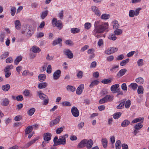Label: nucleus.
<instances>
[{"mask_svg":"<svg viewBox=\"0 0 149 149\" xmlns=\"http://www.w3.org/2000/svg\"><path fill=\"white\" fill-rule=\"evenodd\" d=\"M108 27V23H102L100 24L99 21H96L94 24V29L93 31V35L97 38L100 37L101 33Z\"/></svg>","mask_w":149,"mask_h":149,"instance_id":"obj_1","label":"nucleus"},{"mask_svg":"<svg viewBox=\"0 0 149 149\" xmlns=\"http://www.w3.org/2000/svg\"><path fill=\"white\" fill-rule=\"evenodd\" d=\"M113 96L110 95L105 96L103 98L100 99L99 102L100 104L106 103L107 102H111L113 99Z\"/></svg>","mask_w":149,"mask_h":149,"instance_id":"obj_2","label":"nucleus"},{"mask_svg":"<svg viewBox=\"0 0 149 149\" xmlns=\"http://www.w3.org/2000/svg\"><path fill=\"white\" fill-rule=\"evenodd\" d=\"M38 93L40 98L43 100V104L46 105H47L49 101L48 97L45 94L41 93V91L38 92Z\"/></svg>","mask_w":149,"mask_h":149,"instance_id":"obj_3","label":"nucleus"},{"mask_svg":"<svg viewBox=\"0 0 149 149\" xmlns=\"http://www.w3.org/2000/svg\"><path fill=\"white\" fill-rule=\"evenodd\" d=\"M52 24L54 27H56L60 29L63 27V24L62 22L60 20H57L56 18H54L52 21Z\"/></svg>","mask_w":149,"mask_h":149,"instance_id":"obj_4","label":"nucleus"},{"mask_svg":"<svg viewBox=\"0 0 149 149\" xmlns=\"http://www.w3.org/2000/svg\"><path fill=\"white\" fill-rule=\"evenodd\" d=\"M14 66L12 65L7 66L4 69L3 71L5 72V77L6 78H8L11 75V72L10 70L13 69Z\"/></svg>","mask_w":149,"mask_h":149,"instance_id":"obj_5","label":"nucleus"},{"mask_svg":"<svg viewBox=\"0 0 149 149\" xmlns=\"http://www.w3.org/2000/svg\"><path fill=\"white\" fill-rule=\"evenodd\" d=\"M22 34H25L27 36H30L32 35L31 29L29 25H25L21 31Z\"/></svg>","mask_w":149,"mask_h":149,"instance_id":"obj_6","label":"nucleus"},{"mask_svg":"<svg viewBox=\"0 0 149 149\" xmlns=\"http://www.w3.org/2000/svg\"><path fill=\"white\" fill-rule=\"evenodd\" d=\"M118 50V49L116 47H111L106 50L104 53L110 55L117 52Z\"/></svg>","mask_w":149,"mask_h":149,"instance_id":"obj_7","label":"nucleus"},{"mask_svg":"<svg viewBox=\"0 0 149 149\" xmlns=\"http://www.w3.org/2000/svg\"><path fill=\"white\" fill-rule=\"evenodd\" d=\"M71 113L74 117H77L79 115V112L78 109L75 107H73L71 110Z\"/></svg>","mask_w":149,"mask_h":149,"instance_id":"obj_8","label":"nucleus"},{"mask_svg":"<svg viewBox=\"0 0 149 149\" xmlns=\"http://www.w3.org/2000/svg\"><path fill=\"white\" fill-rule=\"evenodd\" d=\"M64 54L70 59L72 58L73 57V54L72 51L69 49H65L63 51Z\"/></svg>","mask_w":149,"mask_h":149,"instance_id":"obj_9","label":"nucleus"},{"mask_svg":"<svg viewBox=\"0 0 149 149\" xmlns=\"http://www.w3.org/2000/svg\"><path fill=\"white\" fill-rule=\"evenodd\" d=\"M57 143V146L60 145H65L66 143V139L65 138L64 136H60L58 139Z\"/></svg>","mask_w":149,"mask_h":149,"instance_id":"obj_10","label":"nucleus"},{"mask_svg":"<svg viewBox=\"0 0 149 149\" xmlns=\"http://www.w3.org/2000/svg\"><path fill=\"white\" fill-rule=\"evenodd\" d=\"M91 9L93 12L97 16H100L101 13L99 8L95 6H93L91 7Z\"/></svg>","mask_w":149,"mask_h":149,"instance_id":"obj_11","label":"nucleus"},{"mask_svg":"<svg viewBox=\"0 0 149 149\" xmlns=\"http://www.w3.org/2000/svg\"><path fill=\"white\" fill-rule=\"evenodd\" d=\"M61 71L60 70H58L56 71L53 74V78L54 80L58 79L61 76Z\"/></svg>","mask_w":149,"mask_h":149,"instance_id":"obj_12","label":"nucleus"},{"mask_svg":"<svg viewBox=\"0 0 149 149\" xmlns=\"http://www.w3.org/2000/svg\"><path fill=\"white\" fill-rule=\"evenodd\" d=\"M127 72V70L125 68L123 69L120 70L116 74L117 78H120L124 75Z\"/></svg>","mask_w":149,"mask_h":149,"instance_id":"obj_13","label":"nucleus"},{"mask_svg":"<svg viewBox=\"0 0 149 149\" xmlns=\"http://www.w3.org/2000/svg\"><path fill=\"white\" fill-rule=\"evenodd\" d=\"M52 135L50 133H46L44 134L43 139L45 141H47V143H49V141L51 139Z\"/></svg>","mask_w":149,"mask_h":149,"instance_id":"obj_14","label":"nucleus"},{"mask_svg":"<svg viewBox=\"0 0 149 149\" xmlns=\"http://www.w3.org/2000/svg\"><path fill=\"white\" fill-rule=\"evenodd\" d=\"M84 88V85L83 84L80 85L77 89L76 93L79 95H80L82 92Z\"/></svg>","mask_w":149,"mask_h":149,"instance_id":"obj_15","label":"nucleus"},{"mask_svg":"<svg viewBox=\"0 0 149 149\" xmlns=\"http://www.w3.org/2000/svg\"><path fill=\"white\" fill-rule=\"evenodd\" d=\"M60 117L58 116L54 120L51 121L50 123V125L51 126H52L55 125L59 123L60 120Z\"/></svg>","mask_w":149,"mask_h":149,"instance_id":"obj_16","label":"nucleus"},{"mask_svg":"<svg viewBox=\"0 0 149 149\" xmlns=\"http://www.w3.org/2000/svg\"><path fill=\"white\" fill-rule=\"evenodd\" d=\"M118 65H113L110 68V70L112 72H116L118 70Z\"/></svg>","mask_w":149,"mask_h":149,"instance_id":"obj_17","label":"nucleus"},{"mask_svg":"<svg viewBox=\"0 0 149 149\" xmlns=\"http://www.w3.org/2000/svg\"><path fill=\"white\" fill-rule=\"evenodd\" d=\"M129 88L134 91H136L138 87V84L135 83H131L128 86Z\"/></svg>","mask_w":149,"mask_h":149,"instance_id":"obj_18","label":"nucleus"},{"mask_svg":"<svg viewBox=\"0 0 149 149\" xmlns=\"http://www.w3.org/2000/svg\"><path fill=\"white\" fill-rule=\"evenodd\" d=\"M144 118L143 117H139L136 118L133 120L132 121V123L134 124L138 122H140L141 123H143V122Z\"/></svg>","mask_w":149,"mask_h":149,"instance_id":"obj_19","label":"nucleus"},{"mask_svg":"<svg viewBox=\"0 0 149 149\" xmlns=\"http://www.w3.org/2000/svg\"><path fill=\"white\" fill-rule=\"evenodd\" d=\"M130 124V122L127 119H125L122 122L121 125L123 127H126L128 126Z\"/></svg>","mask_w":149,"mask_h":149,"instance_id":"obj_20","label":"nucleus"},{"mask_svg":"<svg viewBox=\"0 0 149 149\" xmlns=\"http://www.w3.org/2000/svg\"><path fill=\"white\" fill-rule=\"evenodd\" d=\"M87 139H83L79 142L78 145V147L81 148L84 147L86 143Z\"/></svg>","mask_w":149,"mask_h":149,"instance_id":"obj_21","label":"nucleus"},{"mask_svg":"<svg viewBox=\"0 0 149 149\" xmlns=\"http://www.w3.org/2000/svg\"><path fill=\"white\" fill-rule=\"evenodd\" d=\"M15 27L18 30L20 29L21 27V24L20 21L18 20H17L14 22Z\"/></svg>","mask_w":149,"mask_h":149,"instance_id":"obj_22","label":"nucleus"},{"mask_svg":"<svg viewBox=\"0 0 149 149\" xmlns=\"http://www.w3.org/2000/svg\"><path fill=\"white\" fill-rule=\"evenodd\" d=\"M10 86L9 84H6L3 85L1 86L2 90L4 92H7L10 89Z\"/></svg>","mask_w":149,"mask_h":149,"instance_id":"obj_23","label":"nucleus"},{"mask_svg":"<svg viewBox=\"0 0 149 149\" xmlns=\"http://www.w3.org/2000/svg\"><path fill=\"white\" fill-rule=\"evenodd\" d=\"M125 100L126 99L123 100H121V102L117 106V109H122L123 108H124V105Z\"/></svg>","mask_w":149,"mask_h":149,"instance_id":"obj_24","label":"nucleus"},{"mask_svg":"<svg viewBox=\"0 0 149 149\" xmlns=\"http://www.w3.org/2000/svg\"><path fill=\"white\" fill-rule=\"evenodd\" d=\"M136 82L140 84H144L145 81L144 79L141 77H139L135 79Z\"/></svg>","mask_w":149,"mask_h":149,"instance_id":"obj_25","label":"nucleus"},{"mask_svg":"<svg viewBox=\"0 0 149 149\" xmlns=\"http://www.w3.org/2000/svg\"><path fill=\"white\" fill-rule=\"evenodd\" d=\"M9 103V100L8 98H5L2 99L1 104L3 106H8Z\"/></svg>","mask_w":149,"mask_h":149,"instance_id":"obj_26","label":"nucleus"},{"mask_svg":"<svg viewBox=\"0 0 149 149\" xmlns=\"http://www.w3.org/2000/svg\"><path fill=\"white\" fill-rule=\"evenodd\" d=\"M86 147L88 149L91 148L93 144V141L91 139H90L89 140H87L86 141Z\"/></svg>","mask_w":149,"mask_h":149,"instance_id":"obj_27","label":"nucleus"},{"mask_svg":"<svg viewBox=\"0 0 149 149\" xmlns=\"http://www.w3.org/2000/svg\"><path fill=\"white\" fill-rule=\"evenodd\" d=\"M31 50L34 53H37L40 52L41 50L38 47L34 46L32 47Z\"/></svg>","mask_w":149,"mask_h":149,"instance_id":"obj_28","label":"nucleus"},{"mask_svg":"<svg viewBox=\"0 0 149 149\" xmlns=\"http://www.w3.org/2000/svg\"><path fill=\"white\" fill-rule=\"evenodd\" d=\"M119 85L118 84H115L113 85L111 87V91L113 92V93L116 92L118 88L119 87Z\"/></svg>","mask_w":149,"mask_h":149,"instance_id":"obj_29","label":"nucleus"},{"mask_svg":"<svg viewBox=\"0 0 149 149\" xmlns=\"http://www.w3.org/2000/svg\"><path fill=\"white\" fill-rule=\"evenodd\" d=\"M47 86V84L45 82H44L39 84L38 87L39 89H42L45 88Z\"/></svg>","mask_w":149,"mask_h":149,"instance_id":"obj_30","label":"nucleus"},{"mask_svg":"<svg viewBox=\"0 0 149 149\" xmlns=\"http://www.w3.org/2000/svg\"><path fill=\"white\" fill-rule=\"evenodd\" d=\"M9 53L8 52H5L2 53L0 56V59L2 60L5 58L9 55Z\"/></svg>","mask_w":149,"mask_h":149,"instance_id":"obj_31","label":"nucleus"},{"mask_svg":"<svg viewBox=\"0 0 149 149\" xmlns=\"http://www.w3.org/2000/svg\"><path fill=\"white\" fill-rule=\"evenodd\" d=\"M33 130V127L32 126H28L25 130V134H29Z\"/></svg>","mask_w":149,"mask_h":149,"instance_id":"obj_32","label":"nucleus"},{"mask_svg":"<svg viewBox=\"0 0 149 149\" xmlns=\"http://www.w3.org/2000/svg\"><path fill=\"white\" fill-rule=\"evenodd\" d=\"M39 80L41 82L44 81L46 77V76L44 74H40L38 76Z\"/></svg>","mask_w":149,"mask_h":149,"instance_id":"obj_33","label":"nucleus"},{"mask_svg":"<svg viewBox=\"0 0 149 149\" xmlns=\"http://www.w3.org/2000/svg\"><path fill=\"white\" fill-rule=\"evenodd\" d=\"M10 8V13L11 16H13L15 15L16 11V8L14 6H11Z\"/></svg>","mask_w":149,"mask_h":149,"instance_id":"obj_34","label":"nucleus"},{"mask_svg":"<svg viewBox=\"0 0 149 149\" xmlns=\"http://www.w3.org/2000/svg\"><path fill=\"white\" fill-rule=\"evenodd\" d=\"M22 57L21 56H17L14 61L15 64L16 65H18L19 63L22 61Z\"/></svg>","mask_w":149,"mask_h":149,"instance_id":"obj_35","label":"nucleus"},{"mask_svg":"<svg viewBox=\"0 0 149 149\" xmlns=\"http://www.w3.org/2000/svg\"><path fill=\"white\" fill-rule=\"evenodd\" d=\"M144 89L142 86H139L137 89V93L139 94H143V93Z\"/></svg>","mask_w":149,"mask_h":149,"instance_id":"obj_36","label":"nucleus"},{"mask_svg":"<svg viewBox=\"0 0 149 149\" xmlns=\"http://www.w3.org/2000/svg\"><path fill=\"white\" fill-rule=\"evenodd\" d=\"M37 140L36 139H35L33 140L30 141V142L28 143L27 144L25 145V147L28 148L30 146L33 144L34 143H35V142Z\"/></svg>","mask_w":149,"mask_h":149,"instance_id":"obj_37","label":"nucleus"},{"mask_svg":"<svg viewBox=\"0 0 149 149\" xmlns=\"http://www.w3.org/2000/svg\"><path fill=\"white\" fill-rule=\"evenodd\" d=\"M62 41L61 39L58 38L53 41L52 45L54 46H55L58 44H59Z\"/></svg>","mask_w":149,"mask_h":149,"instance_id":"obj_38","label":"nucleus"},{"mask_svg":"<svg viewBox=\"0 0 149 149\" xmlns=\"http://www.w3.org/2000/svg\"><path fill=\"white\" fill-rule=\"evenodd\" d=\"M108 38L110 40L114 41L116 39L117 37L115 36V34H113L111 33L109 35Z\"/></svg>","mask_w":149,"mask_h":149,"instance_id":"obj_39","label":"nucleus"},{"mask_svg":"<svg viewBox=\"0 0 149 149\" xmlns=\"http://www.w3.org/2000/svg\"><path fill=\"white\" fill-rule=\"evenodd\" d=\"M102 142L103 147L104 148L107 147V141L106 139H102Z\"/></svg>","mask_w":149,"mask_h":149,"instance_id":"obj_40","label":"nucleus"},{"mask_svg":"<svg viewBox=\"0 0 149 149\" xmlns=\"http://www.w3.org/2000/svg\"><path fill=\"white\" fill-rule=\"evenodd\" d=\"M143 126V125L141 123L136 124L134 126L135 129L139 130H140Z\"/></svg>","mask_w":149,"mask_h":149,"instance_id":"obj_41","label":"nucleus"},{"mask_svg":"<svg viewBox=\"0 0 149 149\" xmlns=\"http://www.w3.org/2000/svg\"><path fill=\"white\" fill-rule=\"evenodd\" d=\"M122 113L121 112H117L113 115V117L115 119H118L121 116Z\"/></svg>","mask_w":149,"mask_h":149,"instance_id":"obj_42","label":"nucleus"},{"mask_svg":"<svg viewBox=\"0 0 149 149\" xmlns=\"http://www.w3.org/2000/svg\"><path fill=\"white\" fill-rule=\"evenodd\" d=\"M80 31V29L77 28H73L71 29V32L72 33H77Z\"/></svg>","mask_w":149,"mask_h":149,"instance_id":"obj_43","label":"nucleus"},{"mask_svg":"<svg viewBox=\"0 0 149 149\" xmlns=\"http://www.w3.org/2000/svg\"><path fill=\"white\" fill-rule=\"evenodd\" d=\"M67 89L68 90H69L72 92H74L75 91L76 88L73 86L68 85L67 86Z\"/></svg>","mask_w":149,"mask_h":149,"instance_id":"obj_44","label":"nucleus"},{"mask_svg":"<svg viewBox=\"0 0 149 149\" xmlns=\"http://www.w3.org/2000/svg\"><path fill=\"white\" fill-rule=\"evenodd\" d=\"M48 12V10L43 11L40 16L41 18L42 19H44L47 16Z\"/></svg>","mask_w":149,"mask_h":149,"instance_id":"obj_45","label":"nucleus"},{"mask_svg":"<svg viewBox=\"0 0 149 149\" xmlns=\"http://www.w3.org/2000/svg\"><path fill=\"white\" fill-rule=\"evenodd\" d=\"M121 142L120 140L117 141L115 143V147L116 149H120L121 148L120 145Z\"/></svg>","mask_w":149,"mask_h":149,"instance_id":"obj_46","label":"nucleus"},{"mask_svg":"<svg viewBox=\"0 0 149 149\" xmlns=\"http://www.w3.org/2000/svg\"><path fill=\"white\" fill-rule=\"evenodd\" d=\"M110 15L107 14H102L101 18L102 19H109L110 17Z\"/></svg>","mask_w":149,"mask_h":149,"instance_id":"obj_47","label":"nucleus"},{"mask_svg":"<svg viewBox=\"0 0 149 149\" xmlns=\"http://www.w3.org/2000/svg\"><path fill=\"white\" fill-rule=\"evenodd\" d=\"M35 111L36 109L35 108H31L28 111L27 113L29 116H31L33 114Z\"/></svg>","mask_w":149,"mask_h":149,"instance_id":"obj_48","label":"nucleus"},{"mask_svg":"<svg viewBox=\"0 0 149 149\" xmlns=\"http://www.w3.org/2000/svg\"><path fill=\"white\" fill-rule=\"evenodd\" d=\"M99 82V81L97 80H94L91 82L89 86L90 88H92L94 86L97 85Z\"/></svg>","mask_w":149,"mask_h":149,"instance_id":"obj_49","label":"nucleus"},{"mask_svg":"<svg viewBox=\"0 0 149 149\" xmlns=\"http://www.w3.org/2000/svg\"><path fill=\"white\" fill-rule=\"evenodd\" d=\"M62 106L64 107H69L71 106V104L70 102L68 101H64L61 103Z\"/></svg>","mask_w":149,"mask_h":149,"instance_id":"obj_50","label":"nucleus"},{"mask_svg":"<svg viewBox=\"0 0 149 149\" xmlns=\"http://www.w3.org/2000/svg\"><path fill=\"white\" fill-rule=\"evenodd\" d=\"M129 59L127 58L125 60H123L120 63V65L121 66H123L125 65L126 64L129 62Z\"/></svg>","mask_w":149,"mask_h":149,"instance_id":"obj_51","label":"nucleus"},{"mask_svg":"<svg viewBox=\"0 0 149 149\" xmlns=\"http://www.w3.org/2000/svg\"><path fill=\"white\" fill-rule=\"evenodd\" d=\"M24 95L26 97L29 96H31L32 95L31 94L30 91L28 90H25L23 93Z\"/></svg>","mask_w":149,"mask_h":149,"instance_id":"obj_52","label":"nucleus"},{"mask_svg":"<svg viewBox=\"0 0 149 149\" xmlns=\"http://www.w3.org/2000/svg\"><path fill=\"white\" fill-rule=\"evenodd\" d=\"M114 33L115 35L118 36L122 34V31L120 29H117L114 31Z\"/></svg>","mask_w":149,"mask_h":149,"instance_id":"obj_53","label":"nucleus"},{"mask_svg":"<svg viewBox=\"0 0 149 149\" xmlns=\"http://www.w3.org/2000/svg\"><path fill=\"white\" fill-rule=\"evenodd\" d=\"M125 107L126 108L128 109L130 107L131 105V101L128 100L126 102H125Z\"/></svg>","mask_w":149,"mask_h":149,"instance_id":"obj_54","label":"nucleus"},{"mask_svg":"<svg viewBox=\"0 0 149 149\" xmlns=\"http://www.w3.org/2000/svg\"><path fill=\"white\" fill-rule=\"evenodd\" d=\"M135 15V12L134 10H129V15L130 17H133Z\"/></svg>","mask_w":149,"mask_h":149,"instance_id":"obj_55","label":"nucleus"},{"mask_svg":"<svg viewBox=\"0 0 149 149\" xmlns=\"http://www.w3.org/2000/svg\"><path fill=\"white\" fill-rule=\"evenodd\" d=\"M83 75V72L82 71H79L77 74V76L78 78L81 79Z\"/></svg>","mask_w":149,"mask_h":149,"instance_id":"obj_56","label":"nucleus"},{"mask_svg":"<svg viewBox=\"0 0 149 149\" xmlns=\"http://www.w3.org/2000/svg\"><path fill=\"white\" fill-rule=\"evenodd\" d=\"M91 26V23L89 22L86 23L84 24L85 28L87 29H89Z\"/></svg>","mask_w":149,"mask_h":149,"instance_id":"obj_57","label":"nucleus"},{"mask_svg":"<svg viewBox=\"0 0 149 149\" xmlns=\"http://www.w3.org/2000/svg\"><path fill=\"white\" fill-rule=\"evenodd\" d=\"M64 127H61L57 128L56 130V132L57 134L61 133L63 130Z\"/></svg>","mask_w":149,"mask_h":149,"instance_id":"obj_58","label":"nucleus"},{"mask_svg":"<svg viewBox=\"0 0 149 149\" xmlns=\"http://www.w3.org/2000/svg\"><path fill=\"white\" fill-rule=\"evenodd\" d=\"M121 88L124 91H127V87L126 84L125 83L121 85Z\"/></svg>","mask_w":149,"mask_h":149,"instance_id":"obj_59","label":"nucleus"},{"mask_svg":"<svg viewBox=\"0 0 149 149\" xmlns=\"http://www.w3.org/2000/svg\"><path fill=\"white\" fill-rule=\"evenodd\" d=\"M118 93L117 96H118L119 95H123V93L122 91H121L120 89H118L116 92H115L114 93Z\"/></svg>","mask_w":149,"mask_h":149,"instance_id":"obj_60","label":"nucleus"},{"mask_svg":"<svg viewBox=\"0 0 149 149\" xmlns=\"http://www.w3.org/2000/svg\"><path fill=\"white\" fill-rule=\"evenodd\" d=\"M114 59L113 56L111 55L108 56L107 58V60L109 62H111L113 61Z\"/></svg>","mask_w":149,"mask_h":149,"instance_id":"obj_61","label":"nucleus"},{"mask_svg":"<svg viewBox=\"0 0 149 149\" xmlns=\"http://www.w3.org/2000/svg\"><path fill=\"white\" fill-rule=\"evenodd\" d=\"M16 99L17 101H22L24 99V98L22 95H20L16 96Z\"/></svg>","mask_w":149,"mask_h":149,"instance_id":"obj_62","label":"nucleus"},{"mask_svg":"<svg viewBox=\"0 0 149 149\" xmlns=\"http://www.w3.org/2000/svg\"><path fill=\"white\" fill-rule=\"evenodd\" d=\"M5 38V35L4 33H1L0 35V42H4V39Z\"/></svg>","mask_w":149,"mask_h":149,"instance_id":"obj_63","label":"nucleus"},{"mask_svg":"<svg viewBox=\"0 0 149 149\" xmlns=\"http://www.w3.org/2000/svg\"><path fill=\"white\" fill-rule=\"evenodd\" d=\"M13 60L12 57H9L6 60V62L7 63H10L13 62Z\"/></svg>","mask_w":149,"mask_h":149,"instance_id":"obj_64","label":"nucleus"}]
</instances>
